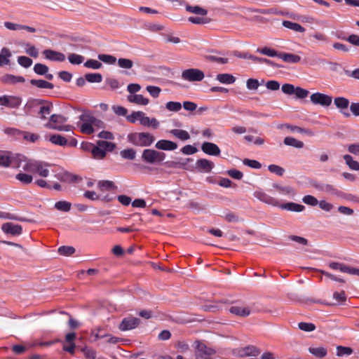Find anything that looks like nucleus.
I'll use <instances>...</instances> for the list:
<instances>
[{
  "label": "nucleus",
  "mask_w": 359,
  "mask_h": 359,
  "mask_svg": "<svg viewBox=\"0 0 359 359\" xmlns=\"http://www.w3.org/2000/svg\"><path fill=\"white\" fill-rule=\"evenodd\" d=\"M266 87L271 90H278L280 88V83L274 80L268 81L266 83Z\"/></svg>",
  "instance_id": "nucleus-64"
},
{
  "label": "nucleus",
  "mask_w": 359,
  "mask_h": 359,
  "mask_svg": "<svg viewBox=\"0 0 359 359\" xmlns=\"http://www.w3.org/2000/svg\"><path fill=\"white\" fill-rule=\"evenodd\" d=\"M177 147V143L168 140H160L155 144L156 149L162 151H174Z\"/></svg>",
  "instance_id": "nucleus-15"
},
{
  "label": "nucleus",
  "mask_w": 359,
  "mask_h": 359,
  "mask_svg": "<svg viewBox=\"0 0 359 359\" xmlns=\"http://www.w3.org/2000/svg\"><path fill=\"white\" fill-rule=\"evenodd\" d=\"M302 201L304 203L312 206H315L318 203V201L317 200V198L311 195L304 196L302 198Z\"/></svg>",
  "instance_id": "nucleus-56"
},
{
  "label": "nucleus",
  "mask_w": 359,
  "mask_h": 359,
  "mask_svg": "<svg viewBox=\"0 0 359 359\" xmlns=\"http://www.w3.org/2000/svg\"><path fill=\"white\" fill-rule=\"evenodd\" d=\"M201 149L205 154L210 156H219L221 152L217 144L209 142H203Z\"/></svg>",
  "instance_id": "nucleus-18"
},
{
  "label": "nucleus",
  "mask_w": 359,
  "mask_h": 359,
  "mask_svg": "<svg viewBox=\"0 0 359 359\" xmlns=\"http://www.w3.org/2000/svg\"><path fill=\"white\" fill-rule=\"evenodd\" d=\"M311 102L314 104H320L323 107H328L331 104L332 98L328 95L321 93H315L310 96Z\"/></svg>",
  "instance_id": "nucleus-11"
},
{
  "label": "nucleus",
  "mask_w": 359,
  "mask_h": 359,
  "mask_svg": "<svg viewBox=\"0 0 359 359\" xmlns=\"http://www.w3.org/2000/svg\"><path fill=\"white\" fill-rule=\"evenodd\" d=\"M353 353V349L350 347H346L342 346H338L337 347V356H343V355H349Z\"/></svg>",
  "instance_id": "nucleus-46"
},
{
  "label": "nucleus",
  "mask_w": 359,
  "mask_h": 359,
  "mask_svg": "<svg viewBox=\"0 0 359 359\" xmlns=\"http://www.w3.org/2000/svg\"><path fill=\"white\" fill-rule=\"evenodd\" d=\"M118 65L123 69H131L133 66V62L127 58H119L118 60Z\"/></svg>",
  "instance_id": "nucleus-42"
},
{
  "label": "nucleus",
  "mask_w": 359,
  "mask_h": 359,
  "mask_svg": "<svg viewBox=\"0 0 359 359\" xmlns=\"http://www.w3.org/2000/svg\"><path fill=\"white\" fill-rule=\"evenodd\" d=\"M278 57L282 59L284 62L290 64H296L299 62L301 60L300 56L292 53H279Z\"/></svg>",
  "instance_id": "nucleus-22"
},
{
  "label": "nucleus",
  "mask_w": 359,
  "mask_h": 359,
  "mask_svg": "<svg viewBox=\"0 0 359 359\" xmlns=\"http://www.w3.org/2000/svg\"><path fill=\"white\" fill-rule=\"evenodd\" d=\"M229 311L235 315L244 316L246 315V311L245 308H241L237 306H233L230 308Z\"/></svg>",
  "instance_id": "nucleus-58"
},
{
  "label": "nucleus",
  "mask_w": 359,
  "mask_h": 359,
  "mask_svg": "<svg viewBox=\"0 0 359 359\" xmlns=\"http://www.w3.org/2000/svg\"><path fill=\"white\" fill-rule=\"evenodd\" d=\"M11 56V53L8 48H2L0 52V67L8 65L9 63V58Z\"/></svg>",
  "instance_id": "nucleus-30"
},
{
  "label": "nucleus",
  "mask_w": 359,
  "mask_h": 359,
  "mask_svg": "<svg viewBox=\"0 0 359 359\" xmlns=\"http://www.w3.org/2000/svg\"><path fill=\"white\" fill-rule=\"evenodd\" d=\"M120 155L123 158L133 160L136 156V151L133 149H123L120 152Z\"/></svg>",
  "instance_id": "nucleus-38"
},
{
  "label": "nucleus",
  "mask_w": 359,
  "mask_h": 359,
  "mask_svg": "<svg viewBox=\"0 0 359 359\" xmlns=\"http://www.w3.org/2000/svg\"><path fill=\"white\" fill-rule=\"evenodd\" d=\"M251 133H257V131L248 130V142H252L255 145H262L264 143V140L262 137L260 136H254L250 134Z\"/></svg>",
  "instance_id": "nucleus-33"
},
{
  "label": "nucleus",
  "mask_w": 359,
  "mask_h": 359,
  "mask_svg": "<svg viewBox=\"0 0 359 359\" xmlns=\"http://www.w3.org/2000/svg\"><path fill=\"white\" fill-rule=\"evenodd\" d=\"M68 60L72 65H80L83 62L84 57L81 55L71 53L68 56Z\"/></svg>",
  "instance_id": "nucleus-40"
},
{
  "label": "nucleus",
  "mask_w": 359,
  "mask_h": 359,
  "mask_svg": "<svg viewBox=\"0 0 359 359\" xmlns=\"http://www.w3.org/2000/svg\"><path fill=\"white\" fill-rule=\"evenodd\" d=\"M298 327L305 332H312L316 330V325L311 323L301 322L298 324Z\"/></svg>",
  "instance_id": "nucleus-47"
},
{
  "label": "nucleus",
  "mask_w": 359,
  "mask_h": 359,
  "mask_svg": "<svg viewBox=\"0 0 359 359\" xmlns=\"http://www.w3.org/2000/svg\"><path fill=\"white\" fill-rule=\"evenodd\" d=\"M21 99L16 96L3 95L0 97V105L11 108H17L21 104Z\"/></svg>",
  "instance_id": "nucleus-13"
},
{
  "label": "nucleus",
  "mask_w": 359,
  "mask_h": 359,
  "mask_svg": "<svg viewBox=\"0 0 359 359\" xmlns=\"http://www.w3.org/2000/svg\"><path fill=\"white\" fill-rule=\"evenodd\" d=\"M97 57L102 62L109 64V65H113L116 61V57L111 55L99 54Z\"/></svg>",
  "instance_id": "nucleus-41"
},
{
  "label": "nucleus",
  "mask_w": 359,
  "mask_h": 359,
  "mask_svg": "<svg viewBox=\"0 0 359 359\" xmlns=\"http://www.w3.org/2000/svg\"><path fill=\"white\" fill-rule=\"evenodd\" d=\"M71 203L66 201H60L55 203V208L62 212H69L71 210Z\"/></svg>",
  "instance_id": "nucleus-32"
},
{
  "label": "nucleus",
  "mask_w": 359,
  "mask_h": 359,
  "mask_svg": "<svg viewBox=\"0 0 359 359\" xmlns=\"http://www.w3.org/2000/svg\"><path fill=\"white\" fill-rule=\"evenodd\" d=\"M253 311H259V312H264V313H275L277 311V309L274 306H263L259 305L252 309Z\"/></svg>",
  "instance_id": "nucleus-48"
},
{
  "label": "nucleus",
  "mask_w": 359,
  "mask_h": 359,
  "mask_svg": "<svg viewBox=\"0 0 359 359\" xmlns=\"http://www.w3.org/2000/svg\"><path fill=\"white\" fill-rule=\"evenodd\" d=\"M257 51L261 53L263 55L269 56V57H278L279 53L273 49L269 48L268 47H264L262 49H257Z\"/></svg>",
  "instance_id": "nucleus-50"
},
{
  "label": "nucleus",
  "mask_w": 359,
  "mask_h": 359,
  "mask_svg": "<svg viewBox=\"0 0 359 359\" xmlns=\"http://www.w3.org/2000/svg\"><path fill=\"white\" fill-rule=\"evenodd\" d=\"M128 101L131 103H135L139 105H147L149 102L148 98L144 97L143 95L140 94L130 95L127 97Z\"/></svg>",
  "instance_id": "nucleus-21"
},
{
  "label": "nucleus",
  "mask_w": 359,
  "mask_h": 359,
  "mask_svg": "<svg viewBox=\"0 0 359 359\" xmlns=\"http://www.w3.org/2000/svg\"><path fill=\"white\" fill-rule=\"evenodd\" d=\"M55 177L61 182L67 183H79L82 180L80 175H75L63 170L56 172L55 174Z\"/></svg>",
  "instance_id": "nucleus-10"
},
{
  "label": "nucleus",
  "mask_w": 359,
  "mask_h": 359,
  "mask_svg": "<svg viewBox=\"0 0 359 359\" xmlns=\"http://www.w3.org/2000/svg\"><path fill=\"white\" fill-rule=\"evenodd\" d=\"M294 94L296 95L297 97L299 99H304L308 96L309 91L301 87H297L295 88V92Z\"/></svg>",
  "instance_id": "nucleus-62"
},
{
  "label": "nucleus",
  "mask_w": 359,
  "mask_h": 359,
  "mask_svg": "<svg viewBox=\"0 0 359 359\" xmlns=\"http://www.w3.org/2000/svg\"><path fill=\"white\" fill-rule=\"evenodd\" d=\"M263 83H264L263 79L261 81V83H259L257 79H248V89H250V90H256L258 88V87L260 84H263Z\"/></svg>",
  "instance_id": "nucleus-59"
},
{
  "label": "nucleus",
  "mask_w": 359,
  "mask_h": 359,
  "mask_svg": "<svg viewBox=\"0 0 359 359\" xmlns=\"http://www.w3.org/2000/svg\"><path fill=\"white\" fill-rule=\"evenodd\" d=\"M283 25L285 27L290 29L291 30H293L294 32H297L303 33L306 31L305 28L304 27H302L301 25L296 23V22H291V21H288V20H284L283 22Z\"/></svg>",
  "instance_id": "nucleus-25"
},
{
  "label": "nucleus",
  "mask_w": 359,
  "mask_h": 359,
  "mask_svg": "<svg viewBox=\"0 0 359 359\" xmlns=\"http://www.w3.org/2000/svg\"><path fill=\"white\" fill-rule=\"evenodd\" d=\"M80 130L83 134H93L96 129L104 128V123L95 117L89 111H83L79 116V122L77 123Z\"/></svg>",
  "instance_id": "nucleus-3"
},
{
  "label": "nucleus",
  "mask_w": 359,
  "mask_h": 359,
  "mask_svg": "<svg viewBox=\"0 0 359 359\" xmlns=\"http://www.w3.org/2000/svg\"><path fill=\"white\" fill-rule=\"evenodd\" d=\"M25 52L33 57H37L39 55V51L35 46L29 43L26 44Z\"/></svg>",
  "instance_id": "nucleus-54"
},
{
  "label": "nucleus",
  "mask_w": 359,
  "mask_h": 359,
  "mask_svg": "<svg viewBox=\"0 0 359 359\" xmlns=\"http://www.w3.org/2000/svg\"><path fill=\"white\" fill-rule=\"evenodd\" d=\"M283 142L287 146L293 147L298 149L302 148L304 145L303 142L298 140L292 137H286L284 139Z\"/></svg>",
  "instance_id": "nucleus-29"
},
{
  "label": "nucleus",
  "mask_w": 359,
  "mask_h": 359,
  "mask_svg": "<svg viewBox=\"0 0 359 359\" xmlns=\"http://www.w3.org/2000/svg\"><path fill=\"white\" fill-rule=\"evenodd\" d=\"M2 231L7 234L19 236L22 233V228L19 224H15L11 222H6L1 226Z\"/></svg>",
  "instance_id": "nucleus-14"
},
{
  "label": "nucleus",
  "mask_w": 359,
  "mask_h": 359,
  "mask_svg": "<svg viewBox=\"0 0 359 359\" xmlns=\"http://www.w3.org/2000/svg\"><path fill=\"white\" fill-rule=\"evenodd\" d=\"M14 158L9 153H0V165L3 167H8L13 165Z\"/></svg>",
  "instance_id": "nucleus-24"
},
{
  "label": "nucleus",
  "mask_w": 359,
  "mask_h": 359,
  "mask_svg": "<svg viewBox=\"0 0 359 359\" xmlns=\"http://www.w3.org/2000/svg\"><path fill=\"white\" fill-rule=\"evenodd\" d=\"M254 195L260 201L273 206L280 207L283 210L299 212H302L305 209V207L304 205L292 202L281 204L278 199L273 198L271 196H269L268 194L262 191H255Z\"/></svg>",
  "instance_id": "nucleus-4"
},
{
  "label": "nucleus",
  "mask_w": 359,
  "mask_h": 359,
  "mask_svg": "<svg viewBox=\"0 0 359 359\" xmlns=\"http://www.w3.org/2000/svg\"><path fill=\"white\" fill-rule=\"evenodd\" d=\"M147 90L153 97L156 98L159 96L161 89L158 86H148Z\"/></svg>",
  "instance_id": "nucleus-55"
},
{
  "label": "nucleus",
  "mask_w": 359,
  "mask_h": 359,
  "mask_svg": "<svg viewBox=\"0 0 359 359\" xmlns=\"http://www.w3.org/2000/svg\"><path fill=\"white\" fill-rule=\"evenodd\" d=\"M216 79L224 84H232L235 82V77L229 74H219L217 75Z\"/></svg>",
  "instance_id": "nucleus-27"
},
{
  "label": "nucleus",
  "mask_w": 359,
  "mask_h": 359,
  "mask_svg": "<svg viewBox=\"0 0 359 359\" xmlns=\"http://www.w3.org/2000/svg\"><path fill=\"white\" fill-rule=\"evenodd\" d=\"M169 133L182 141H186L190 139V135L184 130L172 129L169 131Z\"/></svg>",
  "instance_id": "nucleus-23"
},
{
  "label": "nucleus",
  "mask_w": 359,
  "mask_h": 359,
  "mask_svg": "<svg viewBox=\"0 0 359 359\" xmlns=\"http://www.w3.org/2000/svg\"><path fill=\"white\" fill-rule=\"evenodd\" d=\"M166 154L162 151L152 149H146L142 154V159L144 162L150 164H158L165 160Z\"/></svg>",
  "instance_id": "nucleus-7"
},
{
  "label": "nucleus",
  "mask_w": 359,
  "mask_h": 359,
  "mask_svg": "<svg viewBox=\"0 0 359 359\" xmlns=\"http://www.w3.org/2000/svg\"><path fill=\"white\" fill-rule=\"evenodd\" d=\"M309 351L319 358H324L327 353V349L324 347H309Z\"/></svg>",
  "instance_id": "nucleus-31"
},
{
  "label": "nucleus",
  "mask_w": 359,
  "mask_h": 359,
  "mask_svg": "<svg viewBox=\"0 0 359 359\" xmlns=\"http://www.w3.org/2000/svg\"><path fill=\"white\" fill-rule=\"evenodd\" d=\"M188 20L191 23L197 25L205 24L208 22V19L203 17H189Z\"/></svg>",
  "instance_id": "nucleus-63"
},
{
  "label": "nucleus",
  "mask_w": 359,
  "mask_h": 359,
  "mask_svg": "<svg viewBox=\"0 0 359 359\" xmlns=\"http://www.w3.org/2000/svg\"><path fill=\"white\" fill-rule=\"evenodd\" d=\"M214 163L205 158H201L196 161V168L199 172L208 173L214 168Z\"/></svg>",
  "instance_id": "nucleus-17"
},
{
  "label": "nucleus",
  "mask_w": 359,
  "mask_h": 359,
  "mask_svg": "<svg viewBox=\"0 0 359 359\" xmlns=\"http://www.w3.org/2000/svg\"><path fill=\"white\" fill-rule=\"evenodd\" d=\"M19 161L18 167L27 172L37 173L42 177H47L50 171L48 168L50 164L41 161L26 160L24 156L18 157Z\"/></svg>",
  "instance_id": "nucleus-2"
},
{
  "label": "nucleus",
  "mask_w": 359,
  "mask_h": 359,
  "mask_svg": "<svg viewBox=\"0 0 359 359\" xmlns=\"http://www.w3.org/2000/svg\"><path fill=\"white\" fill-rule=\"evenodd\" d=\"M268 169L271 172L275 173L278 176H283L285 172L284 168L274 164L269 165Z\"/></svg>",
  "instance_id": "nucleus-51"
},
{
  "label": "nucleus",
  "mask_w": 359,
  "mask_h": 359,
  "mask_svg": "<svg viewBox=\"0 0 359 359\" xmlns=\"http://www.w3.org/2000/svg\"><path fill=\"white\" fill-rule=\"evenodd\" d=\"M1 81L4 84L15 85L18 83H24L25 79L21 76H15L13 74H5L0 79Z\"/></svg>",
  "instance_id": "nucleus-19"
},
{
  "label": "nucleus",
  "mask_w": 359,
  "mask_h": 359,
  "mask_svg": "<svg viewBox=\"0 0 359 359\" xmlns=\"http://www.w3.org/2000/svg\"><path fill=\"white\" fill-rule=\"evenodd\" d=\"M15 178L24 184H29L32 183L33 180L32 175L22 172L16 175Z\"/></svg>",
  "instance_id": "nucleus-37"
},
{
  "label": "nucleus",
  "mask_w": 359,
  "mask_h": 359,
  "mask_svg": "<svg viewBox=\"0 0 359 359\" xmlns=\"http://www.w3.org/2000/svg\"><path fill=\"white\" fill-rule=\"evenodd\" d=\"M281 90L285 94L292 95L295 92V87L292 84L285 83L282 86Z\"/></svg>",
  "instance_id": "nucleus-61"
},
{
  "label": "nucleus",
  "mask_w": 359,
  "mask_h": 359,
  "mask_svg": "<svg viewBox=\"0 0 359 359\" xmlns=\"http://www.w3.org/2000/svg\"><path fill=\"white\" fill-rule=\"evenodd\" d=\"M102 65L100 62H99L98 60H93V59L88 60L84 63V67H86L87 68H90V69H98L101 68Z\"/></svg>",
  "instance_id": "nucleus-44"
},
{
  "label": "nucleus",
  "mask_w": 359,
  "mask_h": 359,
  "mask_svg": "<svg viewBox=\"0 0 359 359\" xmlns=\"http://www.w3.org/2000/svg\"><path fill=\"white\" fill-rule=\"evenodd\" d=\"M204 76V73L201 70L194 68L186 69L182 73V78L190 82L201 81Z\"/></svg>",
  "instance_id": "nucleus-9"
},
{
  "label": "nucleus",
  "mask_w": 359,
  "mask_h": 359,
  "mask_svg": "<svg viewBox=\"0 0 359 359\" xmlns=\"http://www.w3.org/2000/svg\"><path fill=\"white\" fill-rule=\"evenodd\" d=\"M67 121V118L60 114H52L50 116L49 121L45 124V127L49 129L56 130L59 131H72V126L70 125H65Z\"/></svg>",
  "instance_id": "nucleus-6"
},
{
  "label": "nucleus",
  "mask_w": 359,
  "mask_h": 359,
  "mask_svg": "<svg viewBox=\"0 0 359 359\" xmlns=\"http://www.w3.org/2000/svg\"><path fill=\"white\" fill-rule=\"evenodd\" d=\"M53 109L52 103L40 99L29 100L25 106L26 114L36 116L41 120H46L50 115Z\"/></svg>",
  "instance_id": "nucleus-1"
},
{
  "label": "nucleus",
  "mask_w": 359,
  "mask_h": 359,
  "mask_svg": "<svg viewBox=\"0 0 359 359\" xmlns=\"http://www.w3.org/2000/svg\"><path fill=\"white\" fill-rule=\"evenodd\" d=\"M140 319L133 316L124 318L118 325L121 331L126 332L136 328L140 324Z\"/></svg>",
  "instance_id": "nucleus-12"
},
{
  "label": "nucleus",
  "mask_w": 359,
  "mask_h": 359,
  "mask_svg": "<svg viewBox=\"0 0 359 359\" xmlns=\"http://www.w3.org/2000/svg\"><path fill=\"white\" fill-rule=\"evenodd\" d=\"M115 148V144L112 142L99 140L97 146H93L91 152L94 158L101 159L106 156L107 151H111Z\"/></svg>",
  "instance_id": "nucleus-8"
},
{
  "label": "nucleus",
  "mask_w": 359,
  "mask_h": 359,
  "mask_svg": "<svg viewBox=\"0 0 359 359\" xmlns=\"http://www.w3.org/2000/svg\"><path fill=\"white\" fill-rule=\"evenodd\" d=\"M22 137L24 140L31 142H35L39 139V135L34 133H29L28 132H23Z\"/></svg>",
  "instance_id": "nucleus-57"
},
{
  "label": "nucleus",
  "mask_w": 359,
  "mask_h": 359,
  "mask_svg": "<svg viewBox=\"0 0 359 359\" xmlns=\"http://www.w3.org/2000/svg\"><path fill=\"white\" fill-rule=\"evenodd\" d=\"M85 78L90 83H100L102 81V76L100 73L86 74Z\"/></svg>",
  "instance_id": "nucleus-36"
},
{
  "label": "nucleus",
  "mask_w": 359,
  "mask_h": 359,
  "mask_svg": "<svg viewBox=\"0 0 359 359\" xmlns=\"http://www.w3.org/2000/svg\"><path fill=\"white\" fill-rule=\"evenodd\" d=\"M18 62L20 66L28 68L32 65V60L26 56H19Z\"/></svg>",
  "instance_id": "nucleus-49"
},
{
  "label": "nucleus",
  "mask_w": 359,
  "mask_h": 359,
  "mask_svg": "<svg viewBox=\"0 0 359 359\" xmlns=\"http://www.w3.org/2000/svg\"><path fill=\"white\" fill-rule=\"evenodd\" d=\"M142 111H134L131 114L127 116V120L130 123H135L136 121H140V119L142 116Z\"/></svg>",
  "instance_id": "nucleus-53"
},
{
  "label": "nucleus",
  "mask_w": 359,
  "mask_h": 359,
  "mask_svg": "<svg viewBox=\"0 0 359 359\" xmlns=\"http://www.w3.org/2000/svg\"><path fill=\"white\" fill-rule=\"evenodd\" d=\"M182 105L179 102H168L165 104V108L169 111L177 112L181 110Z\"/></svg>",
  "instance_id": "nucleus-39"
},
{
  "label": "nucleus",
  "mask_w": 359,
  "mask_h": 359,
  "mask_svg": "<svg viewBox=\"0 0 359 359\" xmlns=\"http://www.w3.org/2000/svg\"><path fill=\"white\" fill-rule=\"evenodd\" d=\"M48 67L43 64L36 63L34 67V72L38 75H44L48 72Z\"/></svg>",
  "instance_id": "nucleus-43"
},
{
  "label": "nucleus",
  "mask_w": 359,
  "mask_h": 359,
  "mask_svg": "<svg viewBox=\"0 0 359 359\" xmlns=\"http://www.w3.org/2000/svg\"><path fill=\"white\" fill-rule=\"evenodd\" d=\"M344 159L351 170H359V163L354 161L351 156L346 154L344 156Z\"/></svg>",
  "instance_id": "nucleus-34"
},
{
  "label": "nucleus",
  "mask_w": 359,
  "mask_h": 359,
  "mask_svg": "<svg viewBox=\"0 0 359 359\" xmlns=\"http://www.w3.org/2000/svg\"><path fill=\"white\" fill-rule=\"evenodd\" d=\"M334 104L337 108L341 110V112L345 117H349L351 116L349 112L344 111V109H347L349 105V100L347 98L344 97H335Z\"/></svg>",
  "instance_id": "nucleus-16"
},
{
  "label": "nucleus",
  "mask_w": 359,
  "mask_h": 359,
  "mask_svg": "<svg viewBox=\"0 0 359 359\" xmlns=\"http://www.w3.org/2000/svg\"><path fill=\"white\" fill-rule=\"evenodd\" d=\"M197 149L190 144L186 145L181 149V151L185 155H191L197 152Z\"/></svg>",
  "instance_id": "nucleus-60"
},
{
  "label": "nucleus",
  "mask_w": 359,
  "mask_h": 359,
  "mask_svg": "<svg viewBox=\"0 0 359 359\" xmlns=\"http://www.w3.org/2000/svg\"><path fill=\"white\" fill-rule=\"evenodd\" d=\"M324 191L338 196H342L344 195L342 191L338 190L334 186L328 184H326Z\"/></svg>",
  "instance_id": "nucleus-52"
},
{
  "label": "nucleus",
  "mask_w": 359,
  "mask_h": 359,
  "mask_svg": "<svg viewBox=\"0 0 359 359\" xmlns=\"http://www.w3.org/2000/svg\"><path fill=\"white\" fill-rule=\"evenodd\" d=\"M30 83L39 88L53 89L54 88V85L52 83L42 79H32Z\"/></svg>",
  "instance_id": "nucleus-28"
},
{
  "label": "nucleus",
  "mask_w": 359,
  "mask_h": 359,
  "mask_svg": "<svg viewBox=\"0 0 359 359\" xmlns=\"http://www.w3.org/2000/svg\"><path fill=\"white\" fill-rule=\"evenodd\" d=\"M43 54L46 59L52 61L62 62L65 60L63 53L50 49L43 50Z\"/></svg>",
  "instance_id": "nucleus-20"
},
{
  "label": "nucleus",
  "mask_w": 359,
  "mask_h": 359,
  "mask_svg": "<svg viewBox=\"0 0 359 359\" xmlns=\"http://www.w3.org/2000/svg\"><path fill=\"white\" fill-rule=\"evenodd\" d=\"M58 252L61 255L69 256L75 252L74 248L72 246H61L58 248Z\"/></svg>",
  "instance_id": "nucleus-45"
},
{
  "label": "nucleus",
  "mask_w": 359,
  "mask_h": 359,
  "mask_svg": "<svg viewBox=\"0 0 359 359\" xmlns=\"http://www.w3.org/2000/svg\"><path fill=\"white\" fill-rule=\"evenodd\" d=\"M128 140L135 146L147 147L153 144L155 137L149 133H133L128 135Z\"/></svg>",
  "instance_id": "nucleus-5"
},
{
  "label": "nucleus",
  "mask_w": 359,
  "mask_h": 359,
  "mask_svg": "<svg viewBox=\"0 0 359 359\" xmlns=\"http://www.w3.org/2000/svg\"><path fill=\"white\" fill-rule=\"evenodd\" d=\"M48 140L51 143L59 146H65L68 143L67 140L61 135H51L49 136Z\"/></svg>",
  "instance_id": "nucleus-26"
},
{
  "label": "nucleus",
  "mask_w": 359,
  "mask_h": 359,
  "mask_svg": "<svg viewBox=\"0 0 359 359\" xmlns=\"http://www.w3.org/2000/svg\"><path fill=\"white\" fill-rule=\"evenodd\" d=\"M186 10L190 13L200 15L202 16H205L208 13V11L205 9H204L198 6H187L186 7Z\"/></svg>",
  "instance_id": "nucleus-35"
}]
</instances>
